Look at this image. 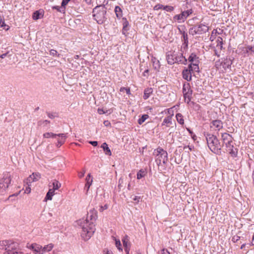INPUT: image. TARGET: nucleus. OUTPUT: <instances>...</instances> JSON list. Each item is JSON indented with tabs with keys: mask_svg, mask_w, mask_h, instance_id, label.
I'll use <instances>...</instances> for the list:
<instances>
[{
	"mask_svg": "<svg viewBox=\"0 0 254 254\" xmlns=\"http://www.w3.org/2000/svg\"><path fill=\"white\" fill-rule=\"evenodd\" d=\"M133 199L134 201H136L137 202H138L140 201V197L138 196H135Z\"/></svg>",
	"mask_w": 254,
	"mask_h": 254,
	"instance_id": "obj_57",
	"label": "nucleus"
},
{
	"mask_svg": "<svg viewBox=\"0 0 254 254\" xmlns=\"http://www.w3.org/2000/svg\"><path fill=\"white\" fill-rule=\"evenodd\" d=\"M217 45L216 47L221 50L223 49V39L221 37H218L216 40Z\"/></svg>",
	"mask_w": 254,
	"mask_h": 254,
	"instance_id": "obj_33",
	"label": "nucleus"
},
{
	"mask_svg": "<svg viewBox=\"0 0 254 254\" xmlns=\"http://www.w3.org/2000/svg\"><path fill=\"white\" fill-rule=\"evenodd\" d=\"M243 51L244 53L248 54L250 53L251 54H254V46H248L243 48Z\"/></svg>",
	"mask_w": 254,
	"mask_h": 254,
	"instance_id": "obj_30",
	"label": "nucleus"
},
{
	"mask_svg": "<svg viewBox=\"0 0 254 254\" xmlns=\"http://www.w3.org/2000/svg\"><path fill=\"white\" fill-rule=\"evenodd\" d=\"M233 142H230L225 144L227 148V151L231 154L233 157H236L237 155L238 151L237 149L234 148L233 145Z\"/></svg>",
	"mask_w": 254,
	"mask_h": 254,
	"instance_id": "obj_17",
	"label": "nucleus"
},
{
	"mask_svg": "<svg viewBox=\"0 0 254 254\" xmlns=\"http://www.w3.org/2000/svg\"><path fill=\"white\" fill-rule=\"evenodd\" d=\"M89 143L94 146H96L98 144V142L96 141H89Z\"/></svg>",
	"mask_w": 254,
	"mask_h": 254,
	"instance_id": "obj_56",
	"label": "nucleus"
},
{
	"mask_svg": "<svg viewBox=\"0 0 254 254\" xmlns=\"http://www.w3.org/2000/svg\"><path fill=\"white\" fill-rule=\"evenodd\" d=\"M93 182V178L91 177V174H88L86 178V184L85 185V189H86L87 192L92 185Z\"/></svg>",
	"mask_w": 254,
	"mask_h": 254,
	"instance_id": "obj_23",
	"label": "nucleus"
},
{
	"mask_svg": "<svg viewBox=\"0 0 254 254\" xmlns=\"http://www.w3.org/2000/svg\"><path fill=\"white\" fill-rule=\"evenodd\" d=\"M108 208V205L107 204H105L104 206H101L99 208V211L100 212H102L104 210H106Z\"/></svg>",
	"mask_w": 254,
	"mask_h": 254,
	"instance_id": "obj_53",
	"label": "nucleus"
},
{
	"mask_svg": "<svg viewBox=\"0 0 254 254\" xmlns=\"http://www.w3.org/2000/svg\"><path fill=\"white\" fill-rule=\"evenodd\" d=\"M98 113L101 115L105 113V112L102 109H98Z\"/></svg>",
	"mask_w": 254,
	"mask_h": 254,
	"instance_id": "obj_58",
	"label": "nucleus"
},
{
	"mask_svg": "<svg viewBox=\"0 0 254 254\" xmlns=\"http://www.w3.org/2000/svg\"><path fill=\"white\" fill-rule=\"evenodd\" d=\"M57 134H55L51 132H48L44 133L43 137L46 138H56L57 137Z\"/></svg>",
	"mask_w": 254,
	"mask_h": 254,
	"instance_id": "obj_34",
	"label": "nucleus"
},
{
	"mask_svg": "<svg viewBox=\"0 0 254 254\" xmlns=\"http://www.w3.org/2000/svg\"><path fill=\"white\" fill-rule=\"evenodd\" d=\"M163 7H164V5L161 4H158L154 7V9L155 10H158L161 9H163Z\"/></svg>",
	"mask_w": 254,
	"mask_h": 254,
	"instance_id": "obj_46",
	"label": "nucleus"
},
{
	"mask_svg": "<svg viewBox=\"0 0 254 254\" xmlns=\"http://www.w3.org/2000/svg\"><path fill=\"white\" fill-rule=\"evenodd\" d=\"M62 184L57 180H52L49 184V190L46 194L45 199L46 200L52 199L53 196L56 194L55 191L61 187Z\"/></svg>",
	"mask_w": 254,
	"mask_h": 254,
	"instance_id": "obj_7",
	"label": "nucleus"
},
{
	"mask_svg": "<svg viewBox=\"0 0 254 254\" xmlns=\"http://www.w3.org/2000/svg\"><path fill=\"white\" fill-rule=\"evenodd\" d=\"M0 28H3L4 29L7 30L9 29V26H7L5 24V23L3 20H2V19H0Z\"/></svg>",
	"mask_w": 254,
	"mask_h": 254,
	"instance_id": "obj_41",
	"label": "nucleus"
},
{
	"mask_svg": "<svg viewBox=\"0 0 254 254\" xmlns=\"http://www.w3.org/2000/svg\"><path fill=\"white\" fill-rule=\"evenodd\" d=\"M217 32V30H216V29H214V30L212 31V34H211V37H210V40H211V41H213L214 40V37H213V34H216Z\"/></svg>",
	"mask_w": 254,
	"mask_h": 254,
	"instance_id": "obj_54",
	"label": "nucleus"
},
{
	"mask_svg": "<svg viewBox=\"0 0 254 254\" xmlns=\"http://www.w3.org/2000/svg\"><path fill=\"white\" fill-rule=\"evenodd\" d=\"M40 15L41 13L39 11H36L33 13L32 18L34 20H37L40 18Z\"/></svg>",
	"mask_w": 254,
	"mask_h": 254,
	"instance_id": "obj_38",
	"label": "nucleus"
},
{
	"mask_svg": "<svg viewBox=\"0 0 254 254\" xmlns=\"http://www.w3.org/2000/svg\"><path fill=\"white\" fill-rule=\"evenodd\" d=\"M173 115L174 114L172 113L171 115H169L166 117L162 123V126L169 127L170 125L172 124V118Z\"/></svg>",
	"mask_w": 254,
	"mask_h": 254,
	"instance_id": "obj_25",
	"label": "nucleus"
},
{
	"mask_svg": "<svg viewBox=\"0 0 254 254\" xmlns=\"http://www.w3.org/2000/svg\"><path fill=\"white\" fill-rule=\"evenodd\" d=\"M26 248L32 250L34 254H42V246L39 244L36 243L31 244H28Z\"/></svg>",
	"mask_w": 254,
	"mask_h": 254,
	"instance_id": "obj_14",
	"label": "nucleus"
},
{
	"mask_svg": "<svg viewBox=\"0 0 254 254\" xmlns=\"http://www.w3.org/2000/svg\"><path fill=\"white\" fill-rule=\"evenodd\" d=\"M185 28L184 26H182V27H178V30L182 35L183 34V32H185Z\"/></svg>",
	"mask_w": 254,
	"mask_h": 254,
	"instance_id": "obj_55",
	"label": "nucleus"
},
{
	"mask_svg": "<svg viewBox=\"0 0 254 254\" xmlns=\"http://www.w3.org/2000/svg\"><path fill=\"white\" fill-rule=\"evenodd\" d=\"M163 9L168 12H172L174 10V7L171 5H165L163 7Z\"/></svg>",
	"mask_w": 254,
	"mask_h": 254,
	"instance_id": "obj_40",
	"label": "nucleus"
},
{
	"mask_svg": "<svg viewBox=\"0 0 254 254\" xmlns=\"http://www.w3.org/2000/svg\"><path fill=\"white\" fill-rule=\"evenodd\" d=\"M47 114L48 117L51 119H54L56 116L55 114L51 113H49V112L47 113Z\"/></svg>",
	"mask_w": 254,
	"mask_h": 254,
	"instance_id": "obj_50",
	"label": "nucleus"
},
{
	"mask_svg": "<svg viewBox=\"0 0 254 254\" xmlns=\"http://www.w3.org/2000/svg\"><path fill=\"white\" fill-rule=\"evenodd\" d=\"M13 241L5 240L0 241V250L4 251L3 254H6L12 246Z\"/></svg>",
	"mask_w": 254,
	"mask_h": 254,
	"instance_id": "obj_13",
	"label": "nucleus"
},
{
	"mask_svg": "<svg viewBox=\"0 0 254 254\" xmlns=\"http://www.w3.org/2000/svg\"><path fill=\"white\" fill-rule=\"evenodd\" d=\"M50 122L48 120H40L38 122V126H42V125H47L50 124Z\"/></svg>",
	"mask_w": 254,
	"mask_h": 254,
	"instance_id": "obj_44",
	"label": "nucleus"
},
{
	"mask_svg": "<svg viewBox=\"0 0 254 254\" xmlns=\"http://www.w3.org/2000/svg\"><path fill=\"white\" fill-rule=\"evenodd\" d=\"M191 72H193L190 68L185 69L183 71V77L187 81L191 80Z\"/></svg>",
	"mask_w": 254,
	"mask_h": 254,
	"instance_id": "obj_21",
	"label": "nucleus"
},
{
	"mask_svg": "<svg viewBox=\"0 0 254 254\" xmlns=\"http://www.w3.org/2000/svg\"><path fill=\"white\" fill-rule=\"evenodd\" d=\"M190 64L189 65L190 68L193 72H198L199 68V58L194 53H192L188 58Z\"/></svg>",
	"mask_w": 254,
	"mask_h": 254,
	"instance_id": "obj_8",
	"label": "nucleus"
},
{
	"mask_svg": "<svg viewBox=\"0 0 254 254\" xmlns=\"http://www.w3.org/2000/svg\"><path fill=\"white\" fill-rule=\"evenodd\" d=\"M123 245H124L125 248H129L128 247L129 244L128 243L126 239H124V240H123Z\"/></svg>",
	"mask_w": 254,
	"mask_h": 254,
	"instance_id": "obj_52",
	"label": "nucleus"
},
{
	"mask_svg": "<svg viewBox=\"0 0 254 254\" xmlns=\"http://www.w3.org/2000/svg\"><path fill=\"white\" fill-rule=\"evenodd\" d=\"M209 30V27L207 25L200 23L195 25L190 29V34L192 35L195 34L200 35L203 33H206Z\"/></svg>",
	"mask_w": 254,
	"mask_h": 254,
	"instance_id": "obj_10",
	"label": "nucleus"
},
{
	"mask_svg": "<svg viewBox=\"0 0 254 254\" xmlns=\"http://www.w3.org/2000/svg\"><path fill=\"white\" fill-rule=\"evenodd\" d=\"M54 245L52 243L45 245L43 247L42 246V254H44L46 253L51 251L54 248Z\"/></svg>",
	"mask_w": 254,
	"mask_h": 254,
	"instance_id": "obj_24",
	"label": "nucleus"
},
{
	"mask_svg": "<svg viewBox=\"0 0 254 254\" xmlns=\"http://www.w3.org/2000/svg\"><path fill=\"white\" fill-rule=\"evenodd\" d=\"M182 36L183 38L184 44L186 45V46H187L188 43V37L187 33L186 32H183V34L182 35Z\"/></svg>",
	"mask_w": 254,
	"mask_h": 254,
	"instance_id": "obj_39",
	"label": "nucleus"
},
{
	"mask_svg": "<svg viewBox=\"0 0 254 254\" xmlns=\"http://www.w3.org/2000/svg\"><path fill=\"white\" fill-rule=\"evenodd\" d=\"M183 94L185 102H186L187 103H189L191 100L192 91L184 93Z\"/></svg>",
	"mask_w": 254,
	"mask_h": 254,
	"instance_id": "obj_29",
	"label": "nucleus"
},
{
	"mask_svg": "<svg viewBox=\"0 0 254 254\" xmlns=\"http://www.w3.org/2000/svg\"><path fill=\"white\" fill-rule=\"evenodd\" d=\"M221 137L225 144L232 142L233 140V138L232 135L227 133L225 132L222 133Z\"/></svg>",
	"mask_w": 254,
	"mask_h": 254,
	"instance_id": "obj_22",
	"label": "nucleus"
},
{
	"mask_svg": "<svg viewBox=\"0 0 254 254\" xmlns=\"http://www.w3.org/2000/svg\"><path fill=\"white\" fill-rule=\"evenodd\" d=\"M192 13V9H189L182 11L180 14L175 15L173 20L178 23H183L185 21L188 17Z\"/></svg>",
	"mask_w": 254,
	"mask_h": 254,
	"instance_id": "obj_11",
	"label": "nucleus"
},
{
	"mask_svg": "<svg viewBox=\"0 0 254 254\" xmlns=\"http://www.w3.org/2000/svg\"><path fill=\"white\" fill-rule=\"evenodd\" d=\"M153 89L152 88H147L144 89L143 93V99L144 100L147 99L152 94Z\"/></svg>",
	"mask_w": 254,
	"mask_h": 254,
	"instance_id": "obj_26",
	"label": "nucleus"
},
{
	"mask_svg": "<svg viewBox=\"0 0 254 254\" xmlns=\"http://www.w3.org/2000/svg\"><path fill=\"white\" fill-rule=\"evenodd\" d=\"M57 136H58L59 138L57 139L58 142L56 145L57 147H59L64 143L66 136L65 134L60 133L57 134Z\"/></svg>",
	"mask_w": 254,
	"mask_h": 254,
	"instance_id": "obj_20",
	"label": "nucleus"
},
{
	"mask_svg": "<svg viewBox=\"0 0 254 254\" xmlns=\"http://www.w3.org/2000/svg\"><path fill=\"white\" fill-rule=\"evenodd\" d=\"M192 91V90L190 89V84L187 82L184 83V85H183V93H185V92H189V91Z\"/></svg>",
	"mask_w": 254,
	"mask_h": 254,
	"instance_id": "obj_36",
	"label": "nucleus"
},
{
	"mask_svg": "<svg viewBox=\"0 0 254 254\" xmlns=\"http://www.w3.org/2000/svg\"><path fill=\"white\" fill-rule=\"evenodd\" d=\"M149 118V116L147 114L143 115L141 118H140L138 120V123L139 125H141L143 122H144L148 118Z\"/></svg>",
	"mask_w": 254,
	"mask_h": 254,
	"instance_id": "obj_37",
	"label": "nucleus"
},
{
	"mask_svg": "<svg viewBox=\"0 0 254 254\" xmlns=\"http://www.w3.org/2000/svg\"><path fill=\"white\" fill-rule=\"evenodd\" d=\"M192 147L191 146H185L184 147V149L185 150L186 152H189L190 151L192 150Z\"/></svg>",
	"mask_w": 254,
	"mask_h": 254,
	"instance_id": "obj_49",
	"label": "nucleus"
},
{
	"mask_svg": "<svg viewBox=\"0 0 254 254\" xmlns=\"http://www.w3.org/2000/svg\"><path fill=\"white\" fill-rule=\"evenodd\" d=\"M210 128L215 131H219L223 128V123L219 120L212 121L210 124Z\"/></svg>",
	"mask_w": 254,
	"mask_h": 254,
	"instance_id": "obj_16",
	"label": "nucleus"
},
{
	"mask_svg": "<svg viewBox=\"0 0 254 254\" xmlns=\"http://www.w3.org/2000/svg\"><path fill=\"white\" fill-rule=\"evenodd\" d=\"M104 254H113L111 251L108 250H107L106 251H104Z\"/></svg>",
	"mask_w": 254,
	"mask_h": 254,
	"instance_id": "obj_62",
	"label": "nucleus"
},
{
	"mask_svg": "<svg viewBox=\"0 0 254 254\" xmlns=\"http://www.w3.org/2000/svg\"><path fill=\"white\" fill-rule=\"evenodd\" d=\"M70 0H63L62 2V7L64 9V7L67 5Z\"/></svg>",
	"mask_w": 254,
	"mask_h": 254,
	"instance_id": "obj_51",
	"label": "nucleus"
},
{
	"mask_svg": "<svg viewBox=\"0 0 254 254\" xmlns=\"http://www.w3.org/2000/svg\"><path fill=\"white\" fill-rule=\"evenodd\" d=\"M176 120L179 124L181 125L184 124V120L183 115L181 113H177L176 115Z\"/></svg>",
	"mask_w": 254,
	"mask_h": 254,
	"instance_id": "obj_32",
	"label": "nucleus"
},
{
	"mask_svg": "<svg viewBox=\"0 0 254 254\" xmlns=\"http://www.w3.org/2000/svg\"><path fill=\"white\" fill-rule=\"evenodd\" d=\"M148 72H149V70L148 69H146L145 70V71L143 72V75L144 76H146L148 75Z\"/></svg>",
	"mask_w": 254,
	"mask_h": 254,
	"instance_id": "obj_61",
	"label": "nucleus"
},
{
	"mask_svg": "<svg viewBox=\"0 0 254 254\" xmlns=\"http://www.w3.org/2000/svg\"><path fill=\"white\" fill-rule=\"evenodd\" d=\"M167 60L168 63L170 64H173L175 63L186 64L187 63V59L181 53L168 54L167 56Z\"/></svg>",
	"mask_w": 254,
	"mask_h": 254,
	"instance_id": "obj_6",
	"label": "nucleus"
},
{
	"mask_svg": "<svg viewBox=\"0 0 254 254\" xmlns=\"http://www.w3.org/2000/svg\"><path fill=\"white\" fill-rule=\"evenodd\" d=\"M13 241L5 240L0 241V250L4 251L3 254H6L12 246Z\"/></svg>",
	"mask_w": 254,
	"mask_h": 254,
	"instance_id": "obj_12",
	"label": "nucleus"
},
{
	"mask_svg": "<svg viewBox=\"0 0 254 254\" xmlns=\"http://www.w3.org/2000/svg\"><path fill=\"white\" fill-rule=\"evenodd\" d=\"M28 186H27L25 190V193H29L31 192V188H30V184H27Z\"/></svg>",
	"mask_w": 254,
	"mask_h": 254,
	"instance_id": "obj_48",
	"label": "nucleus"
},
{
	"mask_svg": "<svg viewBox=\"0 0 254 254\" xmlns=\"http://www.w3.org/2000/svg\"><path fill=\"white\" fill-rule=\"evenodd\" d=\"M41 178V175L39 173H33L30 175L27 179V184H31L32 182H36L39 180Z\"/></svg>",
	"mask_w": 254,
	"mask_h": 254,
	"instance_id": "obj_19",
	"label": "nucleus"
},
{
	"mask_svg": "<svg viewBox=\"0 0 254 254\" xmlns=\"http://www.w3.org/2000/svg\"><path fill=\"white\" fill-rule=\"evenodd\" d=\"M152 64L153 67L157 71H158L159 70L160 67V64L159 61L156 58H153L152 59Z\"/></svg>",
	"mask_w": 254,
	"mask_h": 254,
	"instance_id": "obj_27",
	"label": "nucleus"
},
{
	"mask_svg": "<svg viewBox=\"0 0 254 254\" xmlns=\"http://www.w3.org/2000/svg\"><path fill=\"white\" fill-rule=\"evenodd\" d=\"M120 91L122 92H126L127 94L128 95L130 94V89L128 88H125L123 87H121L120 88Z\"/></svg>",
	"mask_w": 254,
	"mask_h": 254,
	"instance_id": "obj_45",
	"label": "nucleus"
},
{
	"mask_svg": "<svg viewBox=\"0 0 254 254\" xmlns=\"http://www.w3.org/2000/svg\"><path fill=\"white\" fill-rule=\"evenodd\" d=\"M106 8L104 4L96 6L93 9V16L98 24H102L106 20Z\"/></svg>",
	"mask_w": 254,
	"mask_h": 254,
	"instance_id": "obj_2",
	"label": "nucleus"
},
{
	"mask_svg": "<svg viewBox=\"0 0 254 254\" xmlns=\"http://www.w3.org/2000/svg\"><path fill=\"white\" fill-rule=\"evenodd\" d=\"M208 147L210 150L215 154H218L221 150L220 143L216 136L209 133L205 135Z\"/></svg>",
	"mask_w": 254,
	"mask_h": 254,
	"instance_id": "obj_3",
	"label": "nucleus"
},
{
	"mask_svg": "<svg viewBox=\"0 0 254 254\" xmlns=\"http://www.w3.org/2000/svg\"><path fill=\"white\" fill-rule=\"evenodd\" d=\"M115 244L116 247L118 248L119 250H122L121 248V243L120 240L119 239H115Z\"/></svg>",
	"mask_w": 254,
	"mask_h": 254,
	"instance_id": "obj_42",
	"label": "nucleus"
},
{
	"mask_svg": "<svg viewBox=\"0 0 254 254\" xmlns=\"http://www.w3.org/2000/svg\"><path fill=\"white\" fill-rule=\"evenodd\" d=\"M155 156V162L158 166L163 163L164 165L167 163L168 161V153L161 147L155 149L153 153Z\"/></svg>",
	"mask_w": 254,
	"mask_h": 254,
	"instance_id": "obj_4",
	"label": "nucleus"
},
{
	"mask_svg": "<svg viewBox=\"0 0 254 254\" xmlns=\"http://www.w3.org/2000/svg\"><path fill=\"white\" fill-rule=\"evenodd\" d=\"M232 61L228 57L221 58L216 61L215 66L220 72H225L228 69H230Z\"/></svg>",
	"mask_w": 254,
	"mask_h": 254,
	"instance_id": "obj_5",
	"label": "nucleus"
},
{
	"mask_svg": "<svg viewBox=\"0 0 254 254\" xmlns=\"http://www.w3.org/2000/svg\"><path fill=\"white\" fill-rule=\"evenodd\" d=\"M85 171H83L82 172L79 173L78 174L79 177L80 178H82L84 176V175L85 174Z\"/></svg>",
	"mask_w": 254,
	"mask_h": 254,
	"instance_id": "obj_59",
	"label": "nucleus"
},
{
	"mask_svg": "<svg viewBox=\"0 0 254 254\" xmlns=\"http://www.w3.org/2000/svg\"><path fill=\"white\" fill-rule=\"evenodd\" d=\"M104 125L105 126H108L110 125V123L108 121H105L104 122Z\"/></svg>",
	"mask_w": 254,
	"mask_h": 254,
	"instance_id": "obj_63",
	"label": "nucleus"
},
{
	"mask_svg": "<svg viewBox=\"0 0 254 254\" xmlns=\"http://www.w3.org/2000/svg\"><path fill=\"white\" fill-rule=\"evenodd\" d=\"M6 254H24L22 252L20 251L19 244L13 242L12 246L10 248L8 253Z\"/></svg>",
	"mask_w": 254,
	"mask_h": 254,
	"instance_id": "obj_15",
	"label": "nucleus"
},
{
	"mask_svg": "<svg viewBox=\"0 0 254 254\" xmlns=\"http://www.w3.org/2000/svg\"><path fill=\"white\" fill-rule=\"evenodd\" d=\"M53 9H57L58 11H60V12H62V11H64V8L62 7H60L59 6H54L53 7Z\"/></svg>",
	"mask_w": 254,
	"mask_h": 254,
	"instance_id": "obj_47",
	"label": "nucleus"
},
{
	"mask_svg": "<svg viewBox=\"0 0 254 254\" xmlns=\"http://www.w3.org/2000/svg\"><path fill=\"white\" fill-rule=\"evenodd\" d=\"M11 178L9 173H4L3 177L0 179V192L6 191L11 184Z\"/></svg>",
	"mask_w": 254,
	"mask_h": 254,
	"instance_id": "obj_9",
	"label": "nucleus"
},
{
	"mask_svg": "<svg viewBox=\"0 0 254 254\" xmlns=\"http://www.w3.org/2000/svg\"><path fill=\"white\" fill-rule=\"evenodd\" d=\"M115 12L116 13V16L118 18H120L122 17L123 15L122 10L121 7L119 6H116L115 7Z\"/></svg>",
	"mask_w": 254,
	"mask_h": 254,
	"instance_id": "obj_31",
	"label": "nucleus"
},
{
	"mask_svg": "<svg viewBox=\"0 0 254 254\" xmlns=\"http://www.w3.org/2000/svg\"><path fill=\"white\" fill-rule=\"evenodd\" d=\"M168 113L170 114V115H171L172 113H173V111L172 108H169L168 109Z\"/></svg>",
	"mask_w": 254,
	"mask_h": 254,
	"instance_id": "obj_64",
	"label": "nucleus"
},
{
	"mask_svg": "<svg viewBox=\"0 0 254 254\" xmlns=\"http://www.w3.org/2000/svg\"><path fill=\"white\" fill-rule=\"evenodd\" d=\"M101 147V148H103V149L105 151V153L106 155H108L109 156L111 155L112 153H111V150L110 149V148L108 147V144L106 142L103 143L102 144Z\"/></svg>",
	"mask_w": 254,
	"mask_h": 254,
	"instance_id": "obj_28",
	"label": "nucleus"
},
{
	"mask_svg": "<svg viewBox=\"0 0 254 254\" xmlns=\"http://www.w3.org/2000/svg\"><path fill=\"white\" fill-rule=\"evenodd\" d=\"M146 175L145 171L143 170H140L137 173V179L140 180L144 177Z\"/></svg>",
	"mask_w": 254,
	"mask_h": 254,
	"instance_id": "obj_35",
	"label": "nucleus"
},
{
	"mask_svg": "<svg viewBox=\"0 0 254 254\" xmlns=\"http://www.w3.org/2000/svg\"><path fill=\"white\" fill-rule=\"evenodd\" d=\"M78 224L81 227V237L84 241L88 240L93 235L95 231V224L92 222H88L87 220L80 219L78 221Z\"/></svg>",
	"mask_w": 254,
	"mask_h": 254,
	"instance_id": "obj_1",
	"label": "nucleus"
},
{
	"mask_svg": "<svg viewBox=\"0 0 254 254\" xmlns=\"http://www.w3.org/2000/svg\"><path fill=\"white\" fill-rule=\"evenodd\" d=\"M162 254H170V253L166 249H163Z\"/></svg>",
	"mask_w": 254,
	"mask_h": 254,
	"instance_id": "obj_60",
	"label": "nucleus"
},
{
	"mask_svg": "<svg viewBox=\"0 0 254 254\" xmlns=\"http://www.w3.org/2000/svg\"><path fill=\"white\" fill-rule=\"evenodd\" d=\"M97 218V212L94 210H90L87 214V218L86 219H83L84 220H87L88 222H92L94 224L95 221H96Z\"/></svg>",
	"mask_w": 254,
	"mask_h": 254,
	"instance_id": "obj_18",
	"label": "nucleus"
},
{
	"mask_svg": "<svg viewBox=\"0 0 254 254\" xmlns=\"http://www.w3.org/2000/svg\"><path fill=\"white\" fill-rule=\"evenodd\" d=\"M50 54L51 56H55V57H60V54L58 53V52L54 49H52L50 51Z\"/></svg>",
	"mask_w": 254,
	"mask_h": 254,
	"instance_id": "obj_43",
	"label": "nucleus"
}]
</instances>
